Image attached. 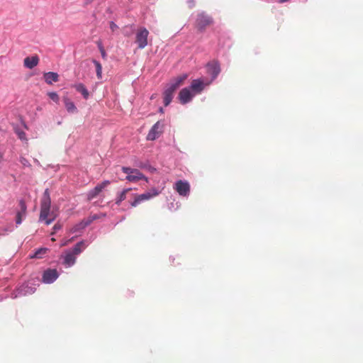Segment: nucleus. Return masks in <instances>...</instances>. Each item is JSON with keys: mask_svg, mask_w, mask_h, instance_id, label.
Instances as JSON below:
<instances>
[{"mask_svg": "<svg viewBox=\"0 0 363 363\" xmlns=\"http://www.w3.org/2000/svg\"><path fill=\"white\" fill-rule=\"evenodd\" d=\"M132 189H123L118 195L116 200V203L117 205H119L123 201H124L126 199V195L128 192L131 191Z\"/></svg>", "mask_w": 363, "mask_h": 363, "instance_id": "obj_23", "label": "nucleus"}, {"mask_svg": "<svg viewBox=\"0 0 363 363\" xmlns=\"http://www.w3.org/2000/svg\"><path fill=\"white\" fill-rule=\"evenodd\" d=\"M160 111L161 113H163V108H160Z\"/></svg>", "mask_w": 363, "mask_h": 363, "instance_id": "obj_34", "label": "nucleus"}, {"mask_svg": "<svg viewBox=\"0 0 363 363\" xmlns=\"http://www.w3.org/2000/svg\"><path fill=\"white\" fill-rule=\"evenodd\" d=\"M109 24H110V28L112 32H114L115 30L118 29V26L113 21H111Z\"/></svg>", "mask_w": 363, "mask_h": 363, "instance_id": "obj_29", "label": "nucleus"}, {"mask_svg": "<svg viewBox=\"0 0 363 363\" xmlns=\"http://www.w3.org/2000/svg\"><path fill=\"white\" fill-rule=\"evenodd\" d=\"M19 206H20V211H18L16 213V224H21L22 222V218L26 216V205L23 200H21L19 201Z\"/></svg>", "mask_w": 363, "mask_h": 363, "instance_id": "obj_15", "label": "nucleus"}, {"mask_svg": "<svg viewBox=\"0 0 363 363\" xmlns=\"http://www.w3.org/2000/svg\"><path fill=\"white\" fill-rule=\"evenodd\" d=\"M160 191L156 189H152L147 192L142 194H133L134 200L130 203L132 207H136L142 201L149 200L155 196L159 195Z\"/></svg>", "mask_w": 363, "mask_h": 363, "instance_id": "obj_2", "label": "nucleus"}, {"mask_svg": "<svg viewBox=\"0 0 363 363\" xmlns=\"http://www.w3.org/2000/svg\"><path fill=\"white\" fill-rule=\"evenodd\" d=\"M174 189L182 196H188L190 191L189 184L182 180L177 181L174 184Z\"/></svg>", "mask_w": 363, "mask_h": 363, "instance_id": "obj_8", "label": "nucleus"}, {"mask_svg": "<svg viewBox=\"0 0 363 363\" xmlns=\"http://www.w3.org/2000/svg\"><path fill=\"white\" fill-rule=\"evenodd\" d=\"M48 251L47 248L38 249L33 255L30 256L31 258H42L43 255H45Z\"/></svg>", "mask_w": 363, "mask_h": 363, "instance_id": "obj_25", "label": "nucleus"}, {"mask_svg": "<svg viewBox=\"0 0 363 363\" xmlns=\"http://www.w3.org/2000/svg\"><path fill=\"white\" fill-rule=\"evenodd\" d=\"M86 246L84 242H79L77 243L73 249L71 250V252L75 255H79L84 249H85Z\"/></svg>", "mask_w": 363, "mask_h": 363, "instance_id": "obj_22", "label": "nucleus"}, {"mask_svg": "<svg viewBox=\"0 0 363 363\" xmlns=\"http://www.w3.org/2000/svg\"><path fill=\"white\" fill-rule=\"evenodd\" d=\"M95 0H85V4H91L93 1H94Z\"/></svg>", "mask_w": 363, "mask_h": 363, "instance_id": "obj_32", "label": "nucleus"}, {"mask_svg": "<svg viewBox=\"0 0 363 363\" xmlns=\"http://www.w3.org/2000/svg\"><path fill=\"white\" fill-rule=\"evenodd\" d=\"M208 84H205L202 79H194L189 88L191 92L196 95L197 94H200L204 89L205 86Z\"/></svg>", "mask_w": 363, "mask_h": 363, "instance_id": "obj_10", "label": "nucleus"}, {"mask_svg": "<svg viewBox=\"0 0 363 363\" xmlns=\"http://www.w3.org/2000/svg\"><path fill=\"white\" fill-rule=\"evenodd\" d=\"M75 262L76 256L71 251H67L64 256L63 264L67 267H71L74 264Z\"/></svg>", "mask_w": 363, "mask_h": 363, "instance_id": "obj_18", "label": "nucleus"}, {"mask_svg": "<svg viewBox=\"0 0 363 363\" xmlns=\"http://www.w3.org/2000/svg\"><path fill=\"white\" fill-rule=\"evenodd\" d=\"M93 63L96 67V76L98 79H101L102 77V66L99 62L96 60H93Z\"/></svg>", "mask_w": 363, "mask_h": 363, "instance_id": "obj_24", "label": "nucleus"}, {"mask_svg": "<svg viewBox=\"0 0 363 363\" xmlns=\"http://www.w3.org/2000/svg\"><path fill=\"white\" fill-rule=\"evenodd\" d=\"M61 228V225L60 224H55L53 227L54 232L52 233H55L57 230H60Z\"/></svg>", "mask_w": 363, "mask_h": 363, "instance_id": "obj_30", "label": "nucleus"}, {"mask_svg": "<svg viewBox=\"0 0 363 363\" xmlns=\"http://www.w3.org/2000/svg\"><path fill=\"white\" fill-rule=\"evenodd\" d=\"M67 245V242H64V243H62V244L61 245V246H65V245Z\"/></svg>", "mask_w": 363, "mask_h": 363, "instance_id": "obj_35", "label": "nucleus"}, {"mask_svg": "<svg viewBox=\"0 0 363 363\" xmlns=\"http://www.w3.org/2000/svg\"><path fill=\"white\" fill-rule=\"evenodd\" d=\"M289 0H279V3H284V2H286L288 1Z\"/></svg>", "mask_w": 363, "mask_h": 363, "instance_id": "obj_33", "label": "nucleus"}, {"mask_svg": "<svg viewBox=\"0 0 363 363\" xmlns=\"http://www.w3.org/2000/svg\"><path fill=\"white\" fill-rule=\"evenodd\" d=\"M58 274L56 269H48L44 272L43 281L45 283L50 284L57 279Z\"/></svg>", "mask_w": 363, "mask_h": 363, "instance_id": "obj_12", "label": "nucleus"}, {"mask_svg": "<svg viewBox=\"0 0 363 363\" xmlns=\"http://www.w3.org/2000/svg\"><path fill=\"white\" fill-rule=\"evenodd\" d=\"M21 164H23L24 166H25V165H27V164H28V160H27L26 158H24V157H21Z\"/></svg>", "mask_w": 363, "mask_h": 363, "instance_id": "obj_31", "label": "nucleus"}, {"mask_svg": "<svg viewBox=\"0 0 363 363\" xmlns=\"http://www.w3.org/2000/svg\"><path fill=\"white\" fill-rule=\"evenodd\" d=\"M58 213L54 208L51 209V199L48 189H46L40 199V212L39 221L50 225L57 217Z\"/></svg>", "mask_w": 363, "mask_h": 363, "instance_id": "obj_1", "label": "nucleus"}, {"mask_svg": "<svg viewBox=\"0 0 363 363\" xmlns=\"http://www.w3.org/2000/svg\"><path fill=\"white\" fill-rule=\"evenodd\" d=\"M164 123L162 121H158L150 130L147 135V140H155L158 138L164 131Z\"/></svg>", "mask_w": 363, "mask_h": 363, "instance_id": "obj_5", "label": "nucleus"}, {"mask_svg": "<svg viewBox=\"0 0 363 363\" xmlns=\"http://www.w3.org/2000/svg\"><path fill=\"white\" fill-rule=\"evenodd\" d=\"M176 89L171 86H169L163 92L164 104L167 106L172 101L174 94Z\"/></svg>", "mask_w": 363, "mask_h": 363, "instance_id": "obj_13", "label": "nucleus"}, {"mask_svg": "<svg viewBox=\"0 0 363 363\" xmlns=\"http://www.w3.org/2000/svg\"><path fill=\"white\" fill-rule=\"evenodd\" d=\"M187 77L188 75L186 74L178 76L174 79L169 85L177 90L180 86L183 84L184 82L187 79Z\"/></svg>", "mask_w": 363, "mask_h": 363, "instance_id": "obj_16", "label": "nucleus"}, {"mask_svg": "<svg viewBox=\"0 0 363 363\" xmlns=\"http://www.w3.org/2000/svg\"><path fill=\"white\" fill-rule=\"evenodd\" d=\"M48 96L55 103H59L60 97L56 92L51 91L48 93Z\"/></svg>", "mask_w": 363, "mask_h": 363, "instance_id": "obj_26", "label": "nucleus"}, {"mask_svg": "<svg viewBox=\"0 0 363 363\" xmlns=\"http://www.w3.org/2000/svg\"><path fill=\"white\" fill-rule=\"evenodd\" d=\"M74 87L78 92H79L82 94L83 97L85 99H87L89 98V93L83 84H82V83L77 84L74 86Z\"/></svg>", "mask_w": 363, "mask_h": 363, "instance_id": "obj_20", "label": "nucleus"}, {"mask_svg": "<svg viewBox=\"0 0 363 363\" xmlns=\"http://www.w3.org/2000/svg\"><path fill=\"white\" fill-rule=\"evenodd\" d=\"M207 72L215 79L220 72V65L216 61H213L207 65Z\"/></svg>", "mask_w": 363, "mask_h": 363, "instance_id": "obj_11", "label": "nucleus"}, {"mask_svg": "<svg viewBox=\"0 0 363 363\" xmlns=\"http://www.w3.org/2000/svg\"><path fill=\"white\" fill-rule=\"evenodd\" d=\"M39 63V57L38 55L27 57L23 60V65L28 69H33Z\"/></svg>", "mask_w": 363, "mask_h": 363, "instance_id": "obj_14", "label": "nucleus"}, {"mask_svg": "<svg viewBox=\"0 0 363 363\" xmlns=\"http://www.w3.org/2000/svg\"><path fill=\"white\" fill-rule=\"evenodd\" d=\"M94 219H95V217L92 218H88L86 220H82L72 228V232H77L79 230L84 229L87 225H89L93 221Z\"/></svg>", "mask_w": 363, "mask_h": 363, "instance_id": "obj_21", "label": "nucleus"}, {"mask_svg": "<svg viewBox=\"0 0 363 363\" xmlns=\"http://www.w3.org/2000/svg\"><path fill=\"white\" fill-rule=\"evenodd\" d=\"M213 23V18L205 13L202 12L197 15L195 26L200 32H203L206 28Z\"/></svg>", "mask_w": 363, "mask_h": 363, "instance_id": "obj_3", "label": "nucleus"}, {"mask_svg": "<svg viewBox=\"0 0 363 363\" xmlns=\"http://www.w3.org/2000/svg\"><path fill=\"white\" fill-rule=\"evenodd\" d=\"M16 133L17 134L18 138L21 140H27L26 134L24 131L21 130H16Z\"/></svg>", "mask_w": 363, "mask_h": 363, "instance_id": "obj_27", "label": "nucleus"}, {"mask_svg": "<svg viewBox=\"0 0 363 363\" xmlns=\"http://www.w3.org/2000/svg\"><path fill=\"white\" fill-rule=\"evenodd\" d=\"M149 31L145 28H140L138 30L135 36V43L139 49H143L147 45V37Z\"/></svg>", "mask_w": 363, "mask_h": 363, "instance_id": "obj_6", "label": "nucleus"}, {"mask_svg": "<svg viewBox=\"0 0 363 363\" xmlns=\"http://www.w3.org/2000/svg\"><path fill=\"white\" fill-rule=\"evenodd\" d=\"M122 171L127 174L126 179L131 182H137L141 179L147 181V178L137 169L123 167Z\"/></svg>", "mask_w": 363, "mask_h": 363, "instance_id": "obj_4", "label": "nucleus"}, {"mask_svg": "<svg viewBox=\"0 0 363 363\" xmlns=\"http://www.w3.org/2000/svg\"><path fill=\"white\" fill-rule=\"evenodd\" d=\"M195 95L191 92L189 88L185 87L182 89L178 96V99L181 104H186L189 103Z\"/></svg>", "mask_w": 363, "mask_h": 363, "instance_id": "obj_9", "label": "nucleus"}, {"mask_svg": "<svg viewBox=\"0 0 363 363\" xmlns=\"http://www.w3.org/2000/svg\"><path fill=\"white\" fill-rule=\"evenodd\" d=\"M108 180H104L100 184H98L93 189L90 190L87 194V200L91 201L98 196L99 194L110 184Z\"/></svg>", "mask_w": 363, "mask_h": 363, "instance_id": "obj_7", "label": "nucleus"}, {"mask_svg": "<svg viewBox=\"0 0 363 363\" xmlns=\"http://www.w3.org/2000/svg\"><path fill=\"white\" fill-rule=\"evenodd\" d=\"M43 78L48 84L59 81V74L57 72H49L43 74Z\"/></svg>", "mask_w": 363, "mask_h": 363, "instance_id": "obj_17", "label": "nucleus"}, {"mask_svg": "<svg viewBox=\"0 0 363 363\" xmlns=\"http://www.w3.org/2000/svg\"><path fill=\"white\" fill-rule=\"evenodd\" d=\"M97 44H98V47H99V49L100 50V52L101 54L103 59L106 60L107 55H106V52L104 48V46L102 45L101 42H98Z\"/></svg>", "mask_w": 363, "mask_h": 363, "instance_id": "obj_28", "label": "nucleus"}, {"mask_svg": "<svg viewBox=\"0 0 363 363\" xmlns=\"http://www.w3.org/2000/svg\"><path fill=\"white\" fill-rule=\"evenodd\" d=\"M63 101L65 103V106L69 113H73L77 111L76 106L69 99H68L67 97H65L63 99Z\"/></svg>", "mask_w": 363, "mask_h": 363, "instance_id": "obj_19", "label": "nucleus"}]
</instances>
